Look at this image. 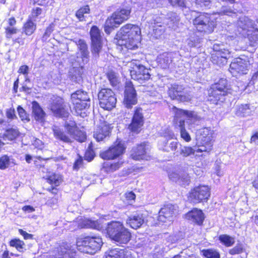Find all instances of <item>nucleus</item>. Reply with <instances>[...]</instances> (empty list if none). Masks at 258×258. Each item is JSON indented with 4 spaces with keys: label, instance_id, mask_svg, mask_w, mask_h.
<instances>
[{
    "label": "nucleus",
    "instance_id": "nucleus-1",
    "mask_svg": "<svg viewBox=\"0 0 258 258\" xmlns=\"http://www.w3.org/2000/svg\"><path fill=\"white\" fill-rule=\"evenodd\" d=\"M141 32L137 25L128 24L123 26L117 35V43L124 46L128 49H135L138 47L141 40Z\"/></svg>",
    "mask_w": 258,
    "mask_h": 258
},
{
    "label": "nucleus",
    "instance_id": "nucleus-2",
    "mask_svg": "<svg viewBox=\"0 0 258 258\" xmlns=\"http://www.w3.org/2000/svg\"><path fill=\"white\" fill-rule=\"evenodd\" d=\"M172 109L174 113V120L175 123L180 127L181 138L186 142H189L191 137L185 129V121L189 124L195 123L199 119L198 115L194 112L184 110L175 107H173Z\"/></svg>",
    "mask_w": 258,
    "mask_h": 258
},
{
    "label": "nucleus",
    "instance_id": "nucleus-3",
    "mask_svg": "<svg viewBox=\"0 0 258 258\" xmlns=\"http://www.w3.org/2000/svg\"><path fill=\"white\" fill-rule=\"evenodd\" d=\"M191 16V22L198 31L207 34L213 32L216 22L211 15L192 11Z\"/></svg>",
    "mask_w": 258,
    "mask_h": 258
},
{
    "label": "nucleus",
    "instance_id": "nucleus-4",
    "mask_svg": "<svg viewBox=\"0 0 258 258\" xmlns=\"http://www.w3.org/2000/svg\"><path fill=\"white\" fill-rule=\"evenodd\" d=\"M106 230L109 237L119 244H126L131 239V233L120 222L108 223Z\"/></svg>",
    "mask_w": 258,
    "mask_h": 258
},
{
    "label": "nucleus",
    "instance_id": "nucleus-5",
    "mask_svg": "<svg viewBox=\"0 0 258 258\" xmlns=\"http://www.w3.org/2000/svg\"><path fill=\"white\" fill-rule=\"evenodd\" d=\"M101 238L98 236L86 237L77 239L76 245L81 252L93 254L99 250L102 245Z\"/></svg>",
    "mask_w": 258,
    "mask_h": 258
},
{
    "label": "nucleus",
    "instance_id": "nucleus-6",
    "mask_svg": "<svg viewBox=\"0 0 258 258\" xmlns=\"http://www.w3.org/2000/svg\"><path fill=\"white\" fill-rule=\"evenodd\" d=\"M227 81L224 79H220L218 83L212 85L208 91L209 100L215 104L223 102L227 94Z\"/></svg>",
    "mask_w": 258,
    "mask_h": 258
},
{
    "label": "nucleus",
    "instance_id": "nucleus-7",
    "mask_svg": "<svg viewBox=\"0 0 258 258\" xmlns=\"http://www.w3.org/2000/svg\"><path fill=\"white\" fill-rule=\"evenodd\" d=\"M214 131L205 127L199 131L198 137V151H204L205 153L210 152L213 144Z\"/></svg>",
    "mask_w": 258,
    "mask_h": 258
},
{
    "label": "nucleus",
    "instance_id": "nucleus-8",
    "mask_svg": "<svg viewBox=\"0 0 258 258\" xmlns=\"http://www.w3.org/2000/svg\"><path fill=\"white\" fill-rule=\"evenodd\" d=\"M130 74L132 78L135 80L141 81L148 80L150 78L148 69L146 68L137 60H132L129 63Z\"/></svg>",
    "mask_w": 258,
    "mask_h": 258
},
{
    "label": "nucleus",
    "instance_id": "nucleus-9",
    "mask_svg": "<svg viewBox=\"0 0 258 258\" xmlns=\"http://www.w3.org/2000/svg\"><path fill=\"white\" fill-rule=\"evenodd\" d=\"M98 99L101 107L106 110H110L115 107L116 98L114 92L110 89L103 88L99 92Z\"/></svg>",
    "mask_w": 258,
    "mask_h": 258
},
{
    "label": "nucleus",
    "instance_id": "nucleus-10",
    "mask_svg": "<svg viewBox=\"0 0 258 258\" xmlns=\"http://www.w3.org/2000/svg\"><path fill=\"white\" fill-rule=\"evenodd\" d=\"M210 195L209 187L207 185H200L190 190L188 198L191 203L197 204L207 201Z\"/></svg>",
    "mask_w": 258,
    "mask_h": 258
},
{
    "label": "nucleus",
    "instance_id": "nucleus-11",
    "mask_svg": "<svg viewBox=\"0 0 258 258\" xmlns=\"http://www.w3.org/2000/svg\"><path fill=\"white\" fill-rule=\"evenodd\" d=\"M125 149L121 141L117 140L106 151L100 153L101 157L105 160H113L122 155Z\"/></svg>",
    "mask_w": 258,
    "mask_h": 258
},
{
    "label": "nucleus",
    "instance_id": "nucleus-12",
    "mask_svg": "<svg viewBox=\"0 0 258 258\" xmlns=\"http://www.w3.org/2000/svg\"><path fill=\"white\" fill-rule=\"evenodd\" d=\"M213 51L211 54V60L213 63L219 66L223 65L226 62L230 52L228 49L224 48L223 45L214 44Z\"/></svg>",
    "mask_w": 258,
    "mask_h": 258
},
{
    "label": "nucleus",
    "instance_id": "nucleus-13",
    "mask_svg": "<svg viewBox=\"0 0 258 258\" xmlns=\"http://www.w3.org/2000/svg\"><path fill=\"white\" fill-rule=\"evenodd\" d=\"M131 13L130 9H122L115 12L106 21V27H117L123 21L127 20Z\"/></svg>",
    "mask_w": 258,
    "mask_h": 258
},
{
    "label": "nucleus",
    "instance_id": "nucleus-14",
    "mask_svg": "<svg viewBox=\"0 0 258 258\" xmlns=\"http://www.w3.org/2000/svg\"><path fill=\"white\" fill-rule=\"evenodd\" d=\"M90 33L92 43V52L94 56L97 57L102 49V37L100 31L95 26L91 28Z\"/></svg>",
    "mask_w": 258,
    "mask_h": 258
},
{
    "label": "nucleus",
    "instance_id": "nucleus-15",
    "mask_svg": "<svg viewBox=\"0 0 258 258\" xmlns=\"http://www.w3.org/2000/svg\"><path fill=\"white\" fill-rule=\"evenodd\" d=\"M71 100L73 104L75 105V108L78 112L79 105H81L82 109L90 106V98L86 92L78 90L73 93L71 95Z\"/></svg>",
    "mask_w": 258,
    "mask_h": 258
},
{
    "label": "nucleus",
    "instance_id": "nucleus-16",
    "mask_svg": "<svg viewBox=\"0 0 258 258\" xmlns=\"http://www.w3.org/2000/svg\"><path fill=\"white\" fill-rule=\"evenodd\" d=\"M124 94L123 104L126 107L130 108L137 104V93L132 82H126Z\"/></svg>",
    "mask_w": 258,
    "mask_h": 258
},
{
    "label": "nucleus",
    "instance_id": "nucleus-17",
    "mask_svg": "<svg viewBox=\"0 0 258 258\" xmlns=\"http://www.w3.org/2000/svg\"><path fill=\"white\" fill-rule=\"evenodd\" d=\"M198 145L197 146L195 147L194 148L190 147L181 146L180 154L184 157L193 156H191V158L192 159V161L193 162V164L196 166L199 167L201 165L200 162L203 156H204V154H203L201 155H200L198 154V153H203L204 152L198 151Z\"/></svg>",
    "mask_w": 258,
    "mask_h": 258
},
{
    "label": "nucleus",
    "instance_id": "nucleus-18",
    "mask_svg": "<svg viewBox=\"0 0 258 258\" xmlns=\"http://www.w3.org/2000/svg\"><path fill=\"white\" fill-rule=\"evenodd\" d=\"M249 63L245 60L240 58H237L231 63L229 71L233 76H236V74H247Z\"/></svg>",
    "mask_w": 258,
    "mask_h": 258
},
{
    "label": "nucleus",
    "instance_id": "nucleus-19",
    "mask_svg": "<svg viewBox=\"0 0 258 258\" xmlns=\"http://www.w3.org/2000/svg\"><path fill=\"white\" fill-rule=\"evenodd\" d=\"M50 108L56 116L66 117L69 115V113L65 109L63 100L60 97H56L53 99Z\"/></svg>",
    "mask_w": 258,
    "mask_h": 258
},
{
    "label": "nucleus",
    "instance_id": "nucleus-20",
    "mask_svg": "<svg viewBox=\"0 0 258 258\" xmlns=\"http://www.w3.org/2000/svg\"><path fill=\"white\" fill-rule=\"evenodd\" d=\"M175 211V207L174 205L168 204L164 206L161 209L159 212L158 219L159 221L163 223L167 221H172Z\"/></svg>",
    "mask_w": 258,
    "mask_h": 258
},
{
    "label": "nucleus",
    "instance_id": "nucleus-21",
    "mask_svg": "<svg viewBox=\"0 0 258 258\" xmlns=\"http://www.w3.org/2000/svg\"><path fill=\"white\" fill-rule=\"evenodd\" d=\"M65 127L70 135L80 142H83L86 139L84 132L78 130L75 122L70 121L65 123Z\"/></svg>",
    "mask_w": 258,
    "mask_h": 258
},
{
    "label": "nucleus",
    "instance_id": "nucleus-22",
    "mask_svg": "<svg viewBox=\"0 0 258 258\" xmlns=\"http://www.w3.org/2000/svg\"><path fill=\"white\" fill-rule=\"evenodd\" d=\"M144 123L143 115L141 108H137L134 114L132 123L129 125L130 130L138 133Z\"/></svg>",
    "mask_w": 258,
    "mask_h": 258
},
{
    "label": "nucleus",
    "instance_id": "nucleus-23",
    "mask_svg": "<svg viewBox=\"0 0 258 258\" xmlns=\"http://www.w3.org/2000/svg\"><path fill=\"white\" fill-rule=\"evenodd\" d=\"M147 149L144 143L141 144L133 148L131 151V157L135 160H148L150 157L147 154Z\"/></svg>",
    "mask_w": 258,
    "mask_h": 258
},
{
    "label": "nucleus",
    "instance_id": "nucleus-24",
    "mask_svg": "<svg viewBox=\"0 0 258 258\" xmlns=\"http://www.w3.org/2000/svg\"><path fill=\"white\" fill-rule=\"evenodd\" d=\"M238 31L243 36H249V29L253 26V22L245 16L239 18L237 23Z\"/></svg>",
    "mask_w": 258,
    "mask_h": 258
},
{
    "label": "nucleus",
    "instance_id": "nucleus-25",
    "mask_svg": "<svg viewBox=\"0 0 258 258\" xmlns=\"http://www.w3.org/2000/svg\"><path fill=\"white\" fill-rule=\"evenodd\" d=\"M57 255H52L50 258H74L75 251L71 248L70 244L63 243L58 248Z\"/></svg>",
    "mask_w": 258,
    "mask_h": 258
},
{
    "label": "nucleus",
    "instance_id": "nucleus-26",
    "mask_svg": "<svg viewBox=\"0 0 258 258\" xmlns=\"http://www.w3.org/2000/svg\"><path fill=\"white\" fill-rule=\"evenodd\" d=\"M110 130V128L108 124L105 122L101 123L95 130L93 136L97 141H101L109 135Z\"/></svg>",
    "mask_w": 258,
    "mask_h": 258
},
{
    "label": "nucleus",
    "instance_id": "nucleus-27",
    "mask_svg": "<svg viewBox=\"0 0 258 258\" xmlns=\"http://www.w3.org/2000/svg\"><path fill=\"white\" fill-rule=\"evenodd\" d=\"M168 176L171 180L182 185L185 186L189 183V177L186 173H182L179 174L176 171H172L169 172Z\"/></svg>",
    "mask_w": 258,
    "mask_h": 258
},
{
    "label": "nucleus",
    "instance_id": "nucleus-28",
    "mask_svg": "<svg viewBox=\"0 0 258 258\" xmlns=\"http://www.w3.org/2000/svg\"><path fill=\"white\" fill-rule=\"evenodd\" d=\"M185 218L192 222L201 225L204 220V215L202 211L195 208L188 212L185 215Z\"/></svg>",
    "mask_w": 258,
    "mask_h": 258
},
{
    "label": "nucleus",
    "instance_id": "nucleus-29",
    "mask_svg": "<svg viewBox=\"0 0 258 258\" xmlns=\"http://www.w3.org/2000/svg\"><path fill=\"white\" fill-rule=\"evenodd\" d=\"M126 223L132 228L137 229L145 223V218L142 214H137L128 217Z\"/></svg>",
    "mask_w": 258,
    "mask_h": 258
},
{
    "label": "nucleus",
    "instance_id": "nucleus-30",
    "mask_svg": "<svg viewBox=\"0 0 258 258\" xmlns=\"http://www.w3.org/2000/svg\"><path fill=\"white\" fill-rule=\"evenodd\" d=\"M106 258H133L130 251L120 248H113L106 252Z\"/></svg>",
    "mask_w": 258,
    "mask_h": 258
},
{
    "label": "nucleus",
    "instance_id": "nucleus-31",
    "mask_svg": "<svg viewBox=\"0 0 258 258\" xmlns=\"http://www.w3.org/2000/svg\"><path fill=\"white\" fill-rule=\"evenodd\" d=\"M150 27L152 29L155 36L158 37L160 36L164 32V26L163 23L161 22V18L158 17L153 18L150 21Z\"/></svg>",
    "mask_w": 258,
    "mask_h": 258
},
{
    "label": "nucleus",
    "instance_id": "nucleus-32",
    "mask_svg": "<svg viewBox=\"0 0 258 258\" xmlns=\"http://www.w3.org/2000/svg\"><path fill=\"white\" fill-rule=\"evenodd\" d=\"M32 114L34 119L40 122H42L45 120L46 114L36 101L32 102Z\"/></svg>",
    "mask_w": 258,
    "mask_h": 258
},
{
    "label": "nucleus",
    "instance_id": "nucleus-33",
    "mask_svg": "<svg viewBox=\"0 0 258 258\" xmlns=\"http://www.w3.org/2000/svg\"><path fill=\"white\" fill-rule=\"evenodd\" d=\"M124 161L119 159L117 162L104 163L103 165V170L107 173H112L119 169L123 165Z\"/></svg>",
    "mask_w": 258,
    "mask_h": 258
},
{
    "label": "nucleus",
    "instance_id": "nucleus-34",
    "mask_svg": "<svg viewBox=\"0 0 258 258\" xmlns=\"http://www.w3.org/2000/svg\"><path fill=\"white\" fill-rule=\"evenodd\" d=\"M77 44L79 50L78 54L82 57L83 62H87L89 56V51L86 42L84 40L80 39L77 41Z\"/></svg>",
    "mask_w": 258,
    "mask_h": 258
},
{
    "label": "nucleus",
    "instance_id": "nucleus-35",
    "mask_svg": "<svg viewBox=\"0 0 258 258\" xmlns=\"http://www.w3.org/2000/svg\"><path fill=\"white\" fill-rule=\"evenodd\" d=\"M173 53L165 52L160 54L158 57V62L163 69L168 68L172 62Z\"/></svg>",
    "mask_w": 258,
    "mask_h": 258
},
{
    "label": "nucleus",
    "instance_id": "nucleus-36",
    "mask_svg": "<svg viewBox=\"0 0 258 258\" xmlns=\"http://www.w3.org/2000/svg\"><path fill=\"white\" fill-rule=\"evenodd\" d=\"M159 148L166 152L175 151L177 148L178 143L172 142L169 144L164 140H160L158 142Z\"/></svg>",
    "mask_w": 258,
    "mask_h": 258
},
{
    "label": "nucleus",
    "instance_id": "nucleus-37",
    "mask_svg": "<svg viewBox=\"0 0 258 258\" xmlns=\"http://www.w3.org/2000/svg\"><path fill=\"white\" fill-rule=\"evenodd\" d=\"M15 164V161L12 157L4 155L0 158V169L5 170Z\"/></svg>",
    "mask_w": 258,
    "mask_h": 258
},
{
    "label": "nucleus",
    "instance_id": "nucleus-38",
    "mask_svg": "<svg viewBox=\"0 0 258 258\" xmlns=\"http://www.w3.org/2000/svg\"><path fill=\"white\" fill-rule=\"evenodd\" d=\"M251 113V110L248 104L237 105L235 108V114L238 116L245 117Z\"/></svg>",
    "mask_w": 258,
    "mask_h": 258
},
{
    "label": "nucleus",
    "instance_id": "nucleus-39",
    "mask_svg": "<svg viewBox=\"0 0 258 258\" xmlns=\"http://www.w3.org/2000/svg\"><path fill=\"white\" fill-rule=\"evenodd\" d=\"M183 87L181 85L173 84L169 89L168 94L172 99L178 97L180 94L182 93Z\"/></svg>",
    "mask_w": 258,
    "mask_h": 258
},
{
    "label": "nucleus",
    "instance_id": "nucleus-40",
    "mask_svg": "<svg viewBox=\"0 0 258 258\" xmlns=\"http://www.w3.org/2000/svg\"><path fill=\"white\" fill-rule=\"evenodd\" d=\"M36 28V24L31 19L28 20L24 25L23 31L27 35H32Z\"/></svg>",
    "mask_w": 258,
    "mask_h": 258
},
{
    "label": "nucleus",
    "instance_id": "nucleus-41",
    "mask_svg": "<svg viewBox=\"0 0 258 258\" xmlns=\"http://www.w3.org/2000/svg\"><path fill=\"white\" fill-rule=\"evenodd\" d=\"M53 131L54 136L56 139L66 143L71 142V138L64 134L59 128L55 127Z\"/></svg>",
    "mask_w": 258,
    "mask_h": 258
},
{
    "label": "nucleus",
    "instance_id": "nucleus-42",
    "mask_svg": "<svg viewBox=\"0 0 258 258\" xmlns=\"http://www.w3.org/2000/svg\"><path fill=\"white\" fill-rule=\"evenodd\" d=\"M82 226L84 228L96 229H100L102 227L98 221L90 219L84 220L82 222Z\"/></svg>",
    "mask_w": 258,
    "mask_h": 258
},
{
    "label": "nucleus",
    "instance_id": "nucleus-43",
    "mask_svg": "<svg viewBox=\"0 0 258 258\" xmlns=\"http://www.w3.org/2000/svg\"><path fill=\"white\" fill-rule=\"evenodd\" d=\"M19 134V131L17 129L10 128L6 131L4 134V139H8L10 141L15 140Z\"/></svg>",
    "mask_w": 258,
    "mask_h": 258
},
{
    "label": "nucleus",
    "instance_id": "nucleus-44",
    "mask_svg": "<svg viewBox=\"0 0 258 258\" xmlns=\"http://www.w3.org/2000/svg\"><path fill=\"white\" fill-rule=\"evenodd\" d=\"M220 241L226 246H232L235 242L233 237L229 235L223 234L219 236Z\"/></svg>",
    "mask_w": 258,
    "mask_h": 258
},
{
    "label": "nucleus",
    "instance_id": "nucleus-45",
    "mask_svg": "<svg viewBox=\"0 0 258 258\" xmlns=\"http://www.w3.org/2000/svg\"><path fill=\"white\" fill-rule=\"evenodd\" d=\"M90 12V8L88 6H85L84 7L80 8L76 13V17L80 21L85 20L84 14H88Z\"/></svg>",
    "mask_w": 258,
    "mask_h": 258
},
{
    "label": "nucleus",
    "instance_id": "nucleus-46",
    "mask_svg": "<svg viewBox=\"0 0 258 258\" xmlns=\"http://www.w3.org/2000/svg\"><path fill=\"white\" fill-rule=\"evenodd\" d=\"M202 254L206 258H220V254L216 250L209 249L202 250Z\"/></svg>",
    "mask_w": 258,
    "mask_h": 258
},
{
    "label": "nucleus",
    "instance_id": "nucleus-47",
    "mask_svg": "<svg viewBox=\"0 0 258 258\" xmlns=\"http://www.w3.org/2000/svg\"><path fill=\"white\" fill-rule=\"evenodd\" d=\"M10 244L11 246L15 247L19 251H22L24 248V242L19 239H14L10 241Z\"/></svg>",
    "mask_w": 258,
    "mask_h": 258
},
{
    "label": "nucleus",
    "instance_id": "nucleus-48",
    "mask_svg": "<svg viewBox=\"0 0 258 258\" xmlns=\"http://www.w3.org/2000/svg\"><path fill=\"white\" fill-rule=\"evenodd\" d=\"M47 181L51 184L58 186L61 182L62 179L59 175L53 174L47 178Z\"/></svg>",
    "mask_w": 258,
    "mask_h": 258
},
{
    "label": "nucleus",
    "instance_id": "nucleus-49",
    "mask_svg": "<svg viewBox=\"0 0 258 258\" xmlns=\"http://www.w3.org/2000/svg\"><path fill=\"white\" fill-rule=\"evenodd\" d=\"M195 3L197 8L204 9L210 7L211 0H195Z\"/></svg>",
    "mask_w": 258,
    "mask_h": 258
},
{
    "label": "nucleus",
    "instance_id": "nucleus-50",
    "mask_svg": "<svg viewBox=\"0 0 258 258\" xmlns=\"http://www.w3.org/2000/svg\"><path fill=\"white\" fill-rule=\"evenodd\" d=\"M71 108H72V112L77 115H79L82 117H84L87 115V110L89 107H86L84 109H83V108L82 109V107L81 105H79V109L80 110H79L78 112L75 108V105L74 104H73V106Z\"/></svg>",
    "mask_w": 258,
    "mask_h": 258
},
{
    "label": "nucleus",
    "instance_id": "nucleus-51",
    "mask_svg": "<svg viewBox=\"0 0 258 258\" xmlns=\"http://www.w3.org/2000/svg\"><path fill=\"white\" fill-rule=\"evenodd\" d=\"M17 111L19 117L22 121L28 122L30 120L28 114L22 107L19 106L17 108Z\"/></svg>",
    "mask_w": 258,
    "mask_h": 258
},
{
    "label": "nucleus",
    "instance_id": "nucleus-52",
    "mask_svg": "<svg viewBox=\"0 0 258 258\" xmlns=\"http://www.w3.org/2000/svg\"><path fill=\"white\" fill-rule=\"evenodd\" d=\"M54 24L51 23L46 29L45 31L42 36V39L43 41H46L48 38L50 36V35L54 29Z\"/></svg>",
    "mask_w": 258,
    "mask_h": 258
},
{
    "label": "nucleus",
    "instance_id": "nucleus-53",
    "mask_svg": "<svg viewBox=\"0 0 258 258\" xmlns=\"http://www.w3.org/2000/svg\"><path fill=\"white\" fill-rule=\"evenodd\" d=\"M73 70L75 73H76V74L72 75V80L76 82L80 83L82 80V68H74Z\"/></svg>",
    "mask_w": 258,
    "mask_h": 258
},
{
    "label": "nucleus",
    "instance_id": "nucleus-54",
    "mask_svg": "<svg viewBox=\"0 0 258 258\" xmlns=\"http://www.w3.org/2000/svg\"><path fill=\"white\" fill-rule=\"evenodd\" d=\"M107 77L110 84L112 86H116L118 83V80L116 74L114 72L112 71L109 72L107 73Z\"/></svg>",
    "mask_w": 258,
    "mask_h": 258
},
{
    "label": "nucleus",
    "instance_id": "nucleus-55",
    "mask_svg": "<svg viewBox=\"0 0 258 258\" xmlns=\"http://www.w3.org/2000/svg\"><path fill=\"white\" fill-rule=\"evenodd\" d=\"M249 40L251 42V45L254 46L255 44L258 43V30H255L251 35L248 37Z\"/></svg>",
    "mask_w": 258,
    "mask_h": 258
},
{
    "label": "nucleus",
    "instance_id": "nucleus-56",
    "mask_svg": "<svg viewBox=\"0 0 258 258\" xmlns=\"http://www.w3.org/2000/svg\"><path fill=\"white\" fill-rule=\"evenodd\" d=\"M168 2L173 7H185V0H168Z\"/></svg>",
    "mask_w": 258,
    "mask_h": 258
},
{
    "label": "nucleus",
    "instance_id": "nucleus-57",
    "mask_svg": "<svg viewBox=\"0 0 258 258\" xmlns=\"http://www.w3.org/2000/svg\"><path fill=\"white\" fill-rule=\"evenodd\" d=\"M219 13L221 15L232 16L233 14H235L236 13L231 8L223 6L221 8V9Z\"/></svg>",
    "mask_w": 258,
    "mask_h": 258
},
{
    "label": "nucleus",
    "instance_id": "nucleus-58",
    "mask_svg": "<svg viewBox=\"0 0 258 258\" xmlns=\"http://www.w3.org/2000/svg\"><path fill=\"white\" fill-rule=\"evenodd\" d=\"M18 30L13 27H8L6 28V35L7 38H11L13 34H16Z\"/></svg>",
    "mask_w": 258,
    "mask_h": 258
},
{
    "label": "nucleus",
    "instance_id": "nucleus-59",
    "mask_svg": "<svg viewBox=\"0 0 258 258\" xmlns=\"http://www.w3.org/2000/svg\"><path fill=\"white\" fill-rule=\"evenodd\" d=\"M191 97L189 94H184L183 93L180 94L178 97L173 98V99H177L182 102H188L190 100Z\"/></svg>",
    "mask_w": 258,
    "mask_h": 258
},
{
    "label": "nucleus",
    "instance_id": "nucleus-60",
    "mask_svg": "<svg viewBox=\"0 0 258 258\" xmlns=\"http://www.w3.org/2000/svg\"><path fill=\"white\" fill-rule=\"evenodd\" d=\"M174 137V134L172 132V131H171L170 130L167 129V130H166V131L164 133V136L162 137L160 140L163 139V140H164V141L165 140V142H167L166 141L167 139H173Z\"/></svg>",
    "mask_w": 258,
    "mask_h": 258
},
{
    "label": "nucleus",
    "instance_id": "nucleus-61",
    "mask_svg": "<svg viewBox=\"0 0 258 258\" xmlns=\"http://www.w3.org/2000/svg\"><path fill=\"white\" fill-rule=\"evenodd\" d=\"M42 10L40 8H36L32 10L31 13V18L34 21H35L36 18L41 14Z\"/></svg>",
    "mask_w": 258,
    "mask_h": 258
},
{
    "label": "nucleus",
    "instance_id": "nucleus-62",
    "mask_svg": "<svg viewBox=\"0 0 258 258\" xmlns=\"http://www.w3.org/2000/svg\"><path fill=\"white\" fill-rule=\"evenodd\" d=\"M6 116L7 118L11 119H14L17 118V116L15 114V111L14 108H10L7 110L6 111Z\"/></svg>",
    "mask_w": 258,
    "mask_h": 258
},
{
    "label": "nucleus",
    "instance_id": "nucleus-63",
    "mask_svg": "<svg viewBox=\"0 0 258 258\" xmlns=\"http://www.w3.org/2000/svg\"><path fill=\"white\" fill-rule=\"evenodd\" d=\"M215 170L216 174L218 176H222L224 175L225 170L222 169L220 165H218V164H216L215 167Z\"/></svg>",
    "mask_w": 258,
    "mask_h": 258
},
{
    "label": "nucleus",
    "instance_id": "nucleus-64",
    "mask_svg": "<svg viewBox=\"0 0 258 258\" xmlns=\"http://www.w3.org/2000/svg\"><path fill=\"white\" fill-rule=\"evenodd\" d=\"M250 144L258 145V131L255 132L251 136L250 140Z\"/></svg>",
    "mask_w": 258,
    "mask_h": 258
}]
</instances>
